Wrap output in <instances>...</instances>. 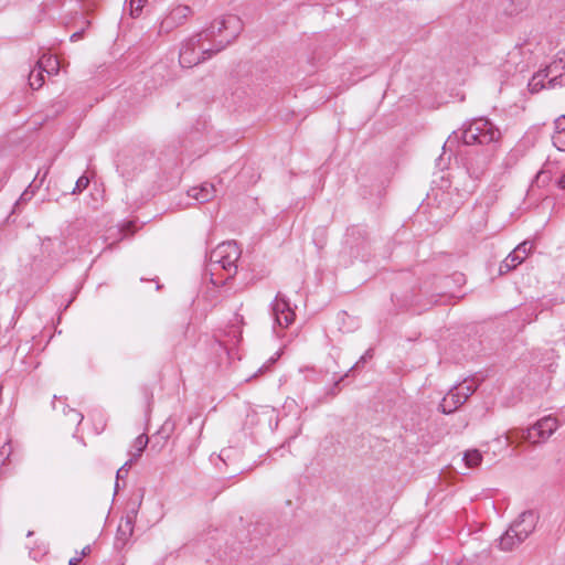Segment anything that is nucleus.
Masks as SVG:
<instances>
[{"label": "nucleus", "instance_id": "nucleus-22", "mask_svg": "<svg viewBox=\"0 0 565 565\" xmlns=\"http://www.w3.org/2000/svg\"><path fill=\"white\" fill-rule=\"evenodd\" d=\"M134 463V459L127 460L116 472L117 480L122 479L128 473V468ZM119 483L116 481L115 491L118 490Z\"/></svg>", "mask_w": 565, "mask_h": 565}, {"label": "nucleus", "instance_id": "nucleus-13", "mask_svg": "<svg viewBox=\"0 0 565 565\" xmlns=\"http://www.w3.org/2000/svg\"><path fill=\"white\" fill-rule=\"evenodd\" d=\"M523 542L515 535V532H511V525L499 539V548L503 552H510L519 546Z\"/></svg>", "mask_w": 565, "mask_h": 565}, {"label": "nucleus", "instance_id": "nucleus-23", "mask_svg": "<svg viewBox=\"0 0 565 565\" xmlns=\"http://www.w3.org/2000/svg\"><path fill=\"white\" fill-rule=\"evenodd\" d=\"M64 414L68 415L72 423L81 424L83 420V415L76 409L70 408L67 412L64 409Z\"/></svg>", "mask_w": 565, "mask_h": 565}, {"label": "nucleus", "instance_id": "nucleus-8", "mask_svg": "<svg viewBox=\"0 0 565 565\" xmlns=\"http://www.w3.org/2000/svg\"><path fill=\"white\" fill-rule=\"evenodd\" d=\"M536 521L537 516L533 511H524L511 523V532H515L524 542L535 530Z\"/></svg>", "mask_w": 565, "mask_h": 565}, {"label": "nucleus", "instance_id": "nucleus-11", "mask_svg": "<svg viewBox=\"0 0 565 565\" xmlns=\"http://www.w3.org/2000/svg\"><path fill=\"white\" fill-rule=\"evenodd\" d=\"M488 164L489 158L487 156H471L467 159L466 170L470 178L478 180L484 174Z\"/></svg>", "mask_w": 565, "mask_h": 565}, {"label": "nucleus", "instance_id": "nucleus-4", "mask_svg": "<svg viewBox=\"0 0 565 565\" xmlns=\"http://www.w3.org/2000/svg\"><path fill=\"white\" fill-rule=\"evenodd\" d=\"M477 390V384L473 380H465L462 383L452 386L444 396L439 404V409L444 414H451L463 405L469 396Z\"/></svg>", "mask_w": 565, "mask_h": 565}, {"label": "nucleus", "instance_id": "nucleus-2", "mask_svg": "<svg viewBox=\"0 0 565 565\" xmlns=\"http://www.w3.org/2000/svg\"><path fill=\"white\" fill-rule=\"evenodd\" d=\"M501 132L500 130L488 119L478 118L472 120L468 126H466L460 132V139L463 145H489L491 142H495L500 139ZM459 139V135L454 132L452 136H449L447 141L444 145V148H451L455 142Z\"/></svg>", "mask_w": 565, "mask_h": 565}, {"label": "nucleus", "instance_id": "nucleus-14", "mask_svg": "<svg viewBox=\"0 0 565 565\" xmlns=\"http://www.w3.org/2000/svg\"><path fill=\"white\" fill-rule=\"evenodd\" d=\"M552 139L558 150L565 151V116L555 120V131Z\"/></svg>", "mask_w": 565, "mask_h": 565}, {"label": "nucleus", "instance_id": "nucleus-19", "mask_svg": "<svg viewBox=\"0 0 565 565\" xmlns=\"http://www.w3.org/2000/svg\"><path fill=\"white\" fill-rule=\"evenodd\" d=\"M545 79L547 77L544 76L543 71L537 72L529 82V88L532 93L540 92L542 88L546 87Z\"/></svg>", "mask_w": 565, "mask_h": 565}, {"label": "nucleus", "instance_id": "nucleus-16", "mask_svg": "<svg viewBox=\"0 0 565 565\" xmlns=\"http://www.w3.org/2000/svg\"><path fill=\"white\" fill-rule=\"evenodd\" d=\"M134 533V518L127 515L118 525L117 539L126 542Z\"/></svg>", "mask_w": 565, "mask_h": 565}, {"label": "nucleus", "instance_id": "nucleus-33", "mask_svg": "<svg viewBox=\"0 0 565 565\" xmlns=\"http://www.w3.org/2000/svg\"><path fill=\"white\" fill-rule=\"evenodd\" d=\"M32 535H33V531H29L28 534H26L28 537H30Z\"/></svg>", "mask_w": 565, "mask_h": 565}, {"label": "nucleus", "instance_id": "nucleus-5", "mask_svg": "<svg viewBox=\"0 0 565 565\" xmlns=\"http://www.w3.org/2000/svg\"><path fill=\"white\" fill-rule=\"evenodd\" d=\"M555 417L546 416L537 420L532 427L522 431V438L532 444L543 443L557 429Z\"/></svg>", "mask_w": 565, "mask_h": 565}, {"label": "nucleus", "instance_id": "nucleus-6", "mask_svg": "<svg viewBox=\"0 0 565 565\" xmlns=\"http://www.w3.org/2000/svg\"><path fill=\"white\" fill-rule=\"evenodd\" d=\"M191 14L192 9L189 6H177L160 22L159 34H168L183 25Z\"/></svg>", "mask_w": 565, "mask_h": 565}, {"label": "nucleus", "instance_id": "nucleus-28", "mask_svg": "<svg viewBox=\"0 0 565 565\" xmlns=\"http://www.w3.org/2000/svg\"><path fill=\"white\" fill-rule=\"evenodd\" d=\"M558 186L565 189V174L558 180Z\"/></svg>", "mask_w": 565, "mask_h": 565}, {"label": "nucleus", "instance_id": "nucleus-26", "mask_svg": "<svg viewBox=\"0 0 565 565\" xmlns=\"http://www.w3.org/2000/svg\"><path fill=\"white\" fill-rule=\"evenodd\" d=\"M82 561V556L72 557L68 562V565H78Z\"/></svg>", "mask_w": 565, "mask_h": 565}, {"label": "nucleus", "instance_id": "nucleus-34", "mask_svg": "<svg viewBox=\"0 0 565 565\" xmlns=\"http://www.w3.org/2000/svg\"><path fill=\"white\" fill-rule=\"evenodd\" d=\"M563 126H565V121L563 122Z\"/></svg>", "mask_w": 565, "mask_h": 565}, {"label": "nucleus", "instance_id": "nucleus-25", "mask_svg": "<svg viewBox=\"0 0 565 565\" xmlns=\"http://www.w3.org/2000/svg\"><path fill=\"white\" fill-rule=\"evenodd\" d=\"M83 36V31L75 32L71 35V41L75 42L79 40Z\"/></svg>", "mask_w": 565, "mask_h": 565}, {"label": "nucleus", "instance_id": "nucleus-18", "mask_svg": "<svg viewBox=\"0 0 565 565\" xmlns=\"http://www.w3.org/2000/svg\"><path fill=\"white\" fill-rule=\"evenodd\" d=\"M463 461L468 468H476L482 461V455L478 449H470L463 454Z\"/></svg>", "mask_w": 565, "mask_h": 565}, {"label": "nucleus", "instance_id": "nucleus-32", "mask_svg": "<svg viewBox=\"0 0 565 565\" xmlns=\"http://www.w3.org/2000/svg\"><path fill=\"white\" fill-rule=\"evenodd\" d=\"M364 355H365V358H366V359H367V358H371V356H372V355H371V351H370V350H369V351H366V353H365Z\"/></svg>", "mask_w": 565, "mask_h": 565}, {"label": "nucleus", "instance_id": "nucleus-7", "mask_svg": "<svg viewBox=\"0 0 565 565\" xmlns=\"http://www.w3.org/2000/svg\"><path fill=\"white\" fill-rule=\"evenodd\" d=\"M271 312L275 323L281 328H287L295 320V312L290 308L289 301L280 292L277 294L271 303Z\"/></svg>", "mask_w": 565, "mask_h": 565}, {"label": "nucleus", "instance_id": "nucleus-24", "mask_svg": "<svg viewBox=\"0 0 565 565\" xmlns=\"http://www.w3.org/2000/svg\"><path fill=\"white\" fill-rule=\"evenodd\" d=\"M33 195L34 190L32 189V185H29V188L21 194L20 199L17 201V205L31 200Z\"/></svg>", "mask_w": 565, "mask_h": 565}, {"label": "nucleus", "instance_id": "nucleus-10", "mask_svg": "<svg viewBox=\"0 0 565 565\" xmlns=\"http://www.w3.org/2000/svg\"><path fill=\"white\" fill-rule=\"evenodd\" d=\"M543 73L544 76L547 77L548 87L565 85V81H563V76L565 75V58L557 56L543 70Z\"/></svg>", "mask_w": 565, "mask_h": 565}, {"label": "nucleus", "instance_id": "nucleus-15", "mask_svg": "<svg viewBox=\"0 0 565 565\" xmlns=\"http://www.w3.org/2000/svg\"><path fill=\"white\" fill-rule=\"evenodd\" d=\"M39 68L49 75L57 74L60 70V62L55 56L43 55L38 62Z\"/></svg>", "mask_w": 565, "mask_h": 565}, {"label": "nucleus", "instance_id": "nucleus-27", "mask_svg": "<svg viewBox=\"0 0 565 565\" xmlns=\"http://www.w3.org/2000/svg\"><path fill=\"white\" fill-rule=\"evenodd\" d=\"M89 553H90V546H89V545H87V546H85V547L83 548V551H82V553H81V555H79V556H82V557H83V556H85V555H88Z\"/></svg>", "mask_w": 565, "mask_h": 565}, {"label": "nucleus", "instance_id": "nucleus-30", "mask_svg": "<svg viewBox=\"0 0 565 565\" xmlns=\"http://www.w3.org/2000/svg\"><path fill=\"white\" fill-rule=\"evenodd\" d=\"M342 380H343V377H342V379H340L338 382H335V383H334V387H333V390H332V392H331L333 395H334V394H337L335 390H337V387H338V385H339V382H340V381H342Z\"/></svg>", "mask_w": 565, "mask_h": 565}, {"label": "nucleus", "instance_id": "nucleus-3", "mask_svg": "<svg viewBox=\"0 0 565 565\" xmlns=\"http://www.w3.org/2000/svg\"><path fill=\"white\" fill-rule=\"evenodd\" d=\"M242 254L236 242L228 241L218 244L207 256L206 270L210 271L211 281L217 285L213 278L214 271L220 267L227 273V279L233 278L237 273V260Z\"/></svg>", "mask_w": 565, "mask_h": 565}, {"label": "nucleus", "instance_id": "nucleus-20", "mask_svg": "<svg viewBox=\"0 0 565 565\" xmlns=\"http://www.w3.org/2000/svg\"><path fill=\"white\" fill-rule=\"evenodd\" d=\"M44 83L43 72L40 68H34L30 72L29 84L33 89H39Z\"/></svg>", "mask_w": 565, "mask_h": 565}, {"label": "nucleus", "instance_id": "nucleus-12", "mask_svg": "<svg viewBox=\"0 0 565 565\" xmlns=\"http://www.w3.org/2000/svg\"><path fill=\"white\" fill-rule=\"evenodd\" d=\"M189 198L198 203H205L216 195V189L212 183H202L200 186H193L188 191Z\"/></svg>", "mask_w": 565, "mask_h": 565}, {"label": "nucleus", "instance_id": "nucleus-29", "mask_svg": "<svg viewBox=\"0 0 565 565\" xmlns=\"http://www.w3.org/2000/svg\"><path fill=\"white\" fill-rule=\"evenodd\" d=\"M365 361H366L365 355H362L360 358V360L356 362V364L351 370H353L354 367L359 366L361 363H364Z\"/></svg>", "mask_w": 565, "mask_h": 565}, {"label": "nucleus", "instance_id": "nucleus-1", "mask_svg": "<svg viewBox=\"0 0 565 565\" xmlns=\"http://www.w3.org/2000/svg\"><path fill=\"white\" fill-rule=\"evenodd\" d=\"M243 30L242 20L234 14L214 20L210 26L181 43L179 62L192 67L224 50Z\"/></svg>", "mask_w": 565, "mask_h": 565}, {"label": "nucleus", "instance_id": "nucleus-9", "mask_svg": "<svg viewBox=\"0 0 565 565\" xmlns=\"http://www.w3.org/2000/svg\"><path fill=\"white\" fill-rule=\"evenodd\" d=\"M532 249V244L529 242H523L519 244L501 263L500 265V274L508 273L514 269L518 265H520L526 256L530 254Z\"/></svg>", "mask_w": 565, "mask_h": 565}, {"label": "nucleus", "instance_id": "nucleus-31", "mask_svg": "<svg viewBox=\"0 0 565 565\" xmlns=\"http://www.w3.org/2000/svg\"><path fill=\"white\" fill-rule=\"evenodd\" d=\"M41 553H34L33 551H30V555L35 559L38 557V555H40Z\"/></svg>", "mask_w": 565, "mask_h": 565}, {"label": "nucleus", "instance_id": "nucleus-21", "mask_svg": "<svg viewBox=\"0 0 565 565\" xmlns=\"http://www.w3.org/2000/svg\"><path fill=\"white\" fill-rule=\"evenodd\" d=\"M89 184V179L86 175H82L77 179L75 186L72 190V194H78L83 192Z\"/></svg>", "mask_w": 565, "mask_h": 565}, {"label": "nucleus", "instance_id": "nucleus-17", "mask_svg": "<svg viewBox=\"0 0 565 565\" xmlns=\"http://www.w3.org/2000/svg\"><path fill=\"white\" fill-rule=\"evenodd\" d=\"M148 437L146 434L139 435L135 440L132 445V449L129 455L131 456L130 459H134L136 461L143 452L145 448L148 445Z\"/></svg>", "mask_w": 565, "mask_h": 565}]
</instances>
